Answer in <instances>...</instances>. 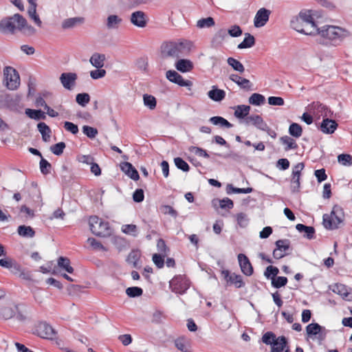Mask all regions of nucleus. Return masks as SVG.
<instances>
[{"mask_svg": "<svg viewBox=\"0 0 352 352\" xmlns=\"http://www.w3.org/2000/svg\"><path fill=\"white\" fill-rule=\"evenodd\" d=\"M319 35L328 40L331 45L337 46L344 38L349 36V33L338 26L324 25L320 28Z\"/></svg>", "mask_w": 352, "mask_h": 352, "instance_id": "obj_1", "label": "nucleus"}, {"mask_svg": "<svg viewBox=\"0 0 352 352\" xmlns=\"http://www.w3.org/2000/svg\"><path fill=\"white\" fill-rule=\"evenodd\" d=\"M188 42L164 41L160 46V56L163 59L178 58L182 54L183 50L188 47Z\"/></svg>", "mask_w": 352, "mask_h": 352, "instance_id": "obj_2", "label": "nucleus"}, {"mask_svg": "<svg viewBox=\"0 0 352 352\" xmlns=\"http://www.w3.org/2000/svg\"><path fill=\"white\" fill-rule=\"evenodd\" d=\"M344 219V213L342 208L338 205H335L333 207L331 215L327 214L323 215V226L327 230H335L338 228Z\"/></svg>", "mask_w": 352, "mask_h": 352, "instance_id": "obj_3", "label": "nucleus"}, {"mask_svg": "<svg viewBox=\"0 0 352 352\" xmlns=\"http://www.w3.org/2000/svg\"><path fill=\"white\" fill-rule=\"evenodd\" d=\"M89 224L91 232L100 237H106L111 235V229L108 221H104L97 216L89 218Z\"/></svg>", "mask_w": 352, "mask_h": 352, "instance_id": "obj_4", "label": "nucleus"}, {"mask_svg": "<svg viewBox=\"0 0 352 352\" xmlns=\"http://www.w3.org/2000/svg\"><path fill=\"white\" fill-rule=\"evenodd\" d=\"M22 16L16 13L10 16L3 18L0 21V32L3 34H14L18 31L19 19L18 16Z\"/></svg>", "mask_w": 352, "mask_h": 352, "instance_id": "obj_5", "label": "nucleus"}, {"mask_svg": "<svg viewBox=\"0 0 352 352\" xmlns=\"http://www.w3.org/2000/svg\"><path fill=\"white\" fill-rule=\"evenodd\" d=\"M190 280L185 275H176L169 281V287L175 294H184L189 289Z\"/></svg>", "mask_w": 352, "mask_h": 352, "instance_id": "obj_6", "label": "nucleus"}, {"mask_svg": "<svg viewBox=\"0 0 352 352\" xmlns=\"http://www.w3.org/2000/svg\"><path fill=\"white\" fill-rule=\"evenodd\" d=\"M3 75L6 82V87L10 90L16 89L20 85V77L18 72L10 66L3 69Z\"/></svg>", "mask_w": 352, "mask_h": 352, "instance_id": "obj_7", "label": "nucleus"}, {"mask_svg": "<svg viewBox=\"0 0 352 352\" xmlns=\"http://www.w3.org/2000/svg\"><path fill=\"white\" fill-rule=\"evenodd\" d=\"M328 330L317 322H312L306 327V333L308 338L314 339L315 337L320 341H323L327 337Z\"/></svg>", "mask_w": 352, "mask_h": 352, "instance_id": "obj_8", "label": "nucleus"}, {"mask_svg": "<svg viewBox=\"0 0 352 352\" xmlns=\"http://www.w3.org/2000/svg\"><path fill=\"white\" fill-rule=\"evenodd\" d=\"M36 330L37 335L42 338L53 339L56 336L55 330L46 322H40Z\"/></svg>", "mask_w": 352, "mask_h": 352, "instance_id": "obj_9", "label": "nucleus"}, {"mask_svg": "<svg viewBox=\"0 0 352 352\" xmlns=\"http://www.w3.org/2000/svg\"><path fill=\"white\" fill-rule=\"evenodd\" d=\"M271 11L265 8L259 9L254 19V25L256 28L263 27L269 21Z\"/></svg>", "mask_w": 352, "mask_h": 352, "instance_id": "obj_10", "label": "nucleus"}, {"mask_svg": "<svg viewBox=\"0 0 352 352\" xmlns=\"http://www.w3.org/2000/svg\"><path fill=\"white\" fill-rule=\"evenodd\" d=\"M166 78L170 82L180 87H190L192 82L188 80H184L183 77L175 70H168L166 74Z\"/></svg>", "mask_w": 352, "mask_h": 352, "instance_id": "obj_11", "label": "nucleus"}, {"mask_svg": "<svg viewBox=\"0 0 352 352\" xmlns=\"http://www.w3.org/2000/svg\"><path fill=\"white\" fill-rule=\"evenodd\" d=\"M78 76L73 72H64L60 74V81L63 87L68 90H72L76 85V81Z\"/></svg>", "mask_w": 352, "mask_h": 352, "instance_id": "obj_12", "label": "nucleus"}, {"mask_svg": "<svg viewBox=\"0 0 352 352\" xmlns=\"http://www.w3.org/2000/svg\"><path fill=\"white\" fill-rule=\"evenodd\" d=\"M21 98L19 95L6 94L4 97V102L7 107L12 111H19L21 108Z\"/></svg>", "mask_w": 352, "mask_h": 352, "instance_id": "obj_13", "label": "nucleus"}, {"mask_svg": "<svg viewBox=\"0 0 352 352\" xmlns=\"http://www.w3.org/2000/svg\"><path fill=\"white\" fill-rule=\"evenodd\" d=\"M238 260L242 272L246 276H251L254 270L249 258L245 254H239Z\"/></svg>", "mask_w": 352, "mask_h": 352, "instance_id": "obj_14", "label": "nucleus"}, {"mask_svg": "<svg viewBox=\"0 0 352 352\" xmlns=\"http://www.w3.org/2000/svg\"><path fill=\"white\" fill-rule=\"evenodd\" d=\"M243 122L246 125H253L258 129L262 131L265 129L267 123L263 120V118L258 115H251L247 117Z\"/></svg>", "mask_w": 352, "mask_h": 352, "instance_id": "obj_15", "label": "nucleus"}, {"mask_svg": "<svg viewBox=\"0 0 352 352\" xmlns=\"http://www.w3.org/2000/svg\"><path fill=\"white\" fill-rule=\"evenodd\" d=\"M142 253L140 250H132L131 252L129 254L126 261L131 265L133 267L136 269H140L142 267V262L140 261Z\"/></svg>", "mask_w": 352, "mask_h": 352, "instance_id": "obj_16", "label": "nucleus"}, {"mask_svg": "<svg viewBox=\"0 0 352 352\" xmlns=\"http://www.w3.org/2000/svg\"><path fill=\"white\" fill-rule=\"evenodd\" d=\"M17 310L18 305L12 302L8 306L0 308V318L4 320L10 319L15 316Z\"/></svg>", "mask_w": 352, "mask_h": 352, "instance_id": "obj_17", "label": "nucleus"}, {"mask_svg": "<svg viewBox=\"0 0 352 352\" xmlns=\"http://www.w3.org/2000/svg\"><path fill=\"white\" fill-rule=\"evenodd\" d=\"M131 22L139 28H144L147 24L146 16L142 11H135L131 15Z\"/></svg>", "mask_w": 352, "mask_h": 352, "instance_id": "obj_18", "label": "nucleus"}, {"mask_svg": "<svg viewBox=\"0 0 352 352\" xmlns=\"http://www.w3.org/2000/svg\"><path fill=\"white\" fill-rule=\"evenodd\" d=\"M19 21V26H18V31L21 32L24 35L32 36L36 32V30L28 23L27 20L23 16H18Z\"/></svg>", "mask_w": 352, "mask_h": 352, "instance_id": "obj_19", "label": "nucleus"}, {"mask_svg": "<svg viewBox=\"0 0 352 352\" xmlns=\"http://www.w3.org/2000/svg\"><path fill=\"white\" fill-rule=\"evenodd\" d=\"M120 169L133 180L138 181L140 179L138 170L131 163L127 162H122L120 164Z\"/></svg>", "mask_w": 352, "mask_h": 352, "instance_id": "obj_20", "label": "nucleus"}, {"mask_svg": "<svg viewBox=\"0 0 352 352\" xmlns=\"http://www.w3.org/2000/svg\"><path fill=\"white\" fill-rule=\"evenodd\" d=\"M229 78L243 89L246 91H252L253 89V84L248 79L242 78L239 75L234 74L230 75Z\"/></svg>", "mask_w": 352, "mask_h": 352, "instance_id": "obj_21", "label": "nucleus"}, {"mask_svg": "<svg viewBox=\"0 0 352 352\" xmlns=\"http://www.w3.org/2000/svg\"><path fill=\"white\" fill-rule=\"evenodd\" d=\"M338 127L337 122L328 118H324L320 124V129L326 134H332Z\"/></svg>", "mask_w": 352, "mask_h": 352, "instance_id": "obj_22", "label": "nucleus"}, {"mask_svg": "<svg viewBox=\"0 0 352 352\" xmlns=\"http://www.w3.org/2000/svg\"><path fill=\"white\" fill-rule=\"evenodd\" d=\"M175 67L179 72L186 73L192 70L194 65L192 62L188 59L181 58L175 62Z\"/></svg>", "mask_w": 352, "mask_h": 352, "instance_id": "obj_23", "label": "nucleus"}, {"mask_svg": "<svg viewBox=\"0 0 352 352\" xmlns=\"http://www.w3.org/2000/svg\"><path fill=\"white\" fill-rule=\"evenodd\" d=\"M296 229L300 232L303 233V236L308 239H315V228L313 226H308L302 223L296 226Z\"/></svg>", "mask_w": 352, "mask_h": 352, "instance_id": "obj_24", "label": "nucleus"}, {"mask_svg": "<svg viewBox=\"0 0 352 352\" xmlns=\"http://www.w3.org/2000/svg\"><path fill=\"white\" fill-rule=\"evenodd\" d=\"M208 96L213 101L221 102L225 98L226 92L216 86H212L211 90L208 92Z\"/></svg>", "mask_w": 352, "mask_h": 352, "instance_id": "obj_25", "label": "nucleus"}, {"mask_svg": "<svg viewBox=\"0 0 352 352\" xmlns=\"http://www.w3.org/2000/svg\"><path fill=\"white\" fill-rule=\"evenodd\" d=\"M287 345V339L284 336L277 338L272 345L271 352H283Z\"/></svg>", "mask_w": 352, "mask_h": 352, "instance_id": "obj_26", "label": "nucleus"}, {"mask_svg": "<svg viewBox=\"0 0 352 352\" xmlns=\"http://www.w3.org/2000/svg\"><path fill=\"white\" fill-rule=\"evenodd\" d=\"M122 19L116 14H111L107 19L106 26L109 30L118 29Z\"/></svg>", "mask_w": 352, "mask_h": 352, "instance_id": "obj_27", "label": "nucleus"}, {"mask_svg": "<svg viewBox=\"0 0 352 352\" xmlns=\"http://www.w3.org/2000/svg\"><path fill=\"white\" fill-rule=\"evenodd\" d=\"M250 109V107L248 105H237L235 107L234 116L238 119H243V120H245V119L249 116Z\"/></svg>", "mask_w": 352, "mask_h": 352, "instance_id": "obj_28", "label": "nucleus"}, {"mask_svg": "<svg viewBox=\"0 0 352 352\" xmlns=\"http://www.w3.org/2000/svg\"><path fill=\"white\" fill-rule=\"evenodd\" d=\"M18 234L24 238H33L36 232L30 226L21 225L17 228Z\"/></svg>", "mask_w": 352, "mask_h": 352, "instance_id": "obj_29", "label": "nucleus"}, {"mask_svg": "<svg viewBox=\"0 0 352 352\" xmlns=\"http://www.w3.org/2000/svg\"><path fill=\"white\" fill-rule=\"evenodd\" d=\"M83 17H73L69 18L64 20L62 23V28L63 29H70L75 27L77 24H81L84 23Z\"/></svg>", "mask_w": 352, "mask_h": 352, "instance_id": "obj_30", "label": "nucleus"}, {"mask_svg": "<svg viewBox=\"0 0 352 352\" xmlns=\"http://www.w3.org/2000/svg\"><path fill=\"white\" fill-rule=\"evenodd\" d=\"M311 107L318 112L321 113L324 117L331 116L333 112L331 109L325 104L317 101L311 103Z\"/></svg>", "mask_w": 352, "mask_h": 352, "instance_id": "obj_31", "label": "nucleus"}, {"mask_svg": "<svg viewBox=\"0 0 352 352\" xmlns=\"http://www.w3.org/2000/svg\"><path fill=\"white\" fill-rule=\"evenodd\" d=\"M105 55L98 53H94L90 58L91 64L97 69L102 68L104 66Z\"/></svg>", "mask_w": 352, "mask_h": 352, "instance_id": "obj_32", "label": "nucleus"}, {"mask_svg": "<svg viewBox=\"0 0 352 352\" xmlns=\"http://www.w3.org/2000/svg\"><path fill=\"white\" fill-rule=\"evenodd\" d=\"M280 141L283 144L285 145L284 148L285 151H288L291 149H297L298 147L296 141L288 135L281 137Z\"/></svg>", "mask_w": 352, "mask_h": 352, "instance_id": "obj_33", "label": "nucleus"}, {"mask_svg": "<svg viewBox=\"0 0 352 352\" xmlns=\"http://www.w3.org/2000/svg\"><path fill=\"white\" fill-rule=\"evenodd\" d=\"M25 114L31 119L35 120H45V113L41 109H26Z\"/></svg>", "mask_w": 352, "mask_h": 352, "instance_id": "obj_34", "label": "nucleus"}, {"mask_svg": "<svg viewBox=\"0 0 352 352\" xmlns=\"http://www.w3.org/2000/svg\"><path fill=\"white\" fill-rule=\"evenodd\" d=\"M255 45V38L250 33L245 34L243 41L240 43L237 47L239 49H245L253 47Z\"/></svg>", "mask_w": 352, "mask_h": 352, "instance_id": "obj_35", "label": "nucleus"}, {"mask_svg": "<svg viewBox=\"0 0 352 352\" xmlns=\"http://www.w3.org/2000/svg\"><path fill=\"white\" fill-rule=\"evenodd\" d=\"M253 188H250V187H248V188H236V187H234L232 184H229L227 185L226 186V192L228 194H232V193H235V194H248V193H250L253 191Z\"/></svg>", "mask_w": 352, "mask_h": 352, "instance_id": "obj_36", "label": "nucleus"}, {"mask_svg": "<svg viewBox=\"0 0 352 352\" xmlns=\"http://www.w3.org/2000/svg\"><path fill=\"white\" fill-rule=\"evenodd\" d=\"M58 266L69 274H72L74 268L71 266L70 260L67 257L60 256L57 261Z\"/></svg>", "mask_w": 352, "mask_h": 352, "instance_id": "obj_37", "label": "nucleus"}, {"mask_svg": "<svg viewBox=\"0 0 352 352\" xmlns=\"http://www.w3.org/2000/svg\"><path fill=\"white\" fill-rule=\"evenodd\" d=\"M175 345L178 350L182 352H190L189 342L184 337L176 339Z\"/></svg>", "mask_w": 352, "mask_h": 352, "instance_id": "obj_38", "label": "nucleus"}, {"mask_svg": "<svg viewBox=\"0 0 352 352\" xmlns=\"http://www.w3.org/2000/svg\"><path fill=\"white\" fill-rule=\"evenodd\" d=\"M209 122L214 125H219L222 127L231 128L233 124L221 116H213L209 119Z\"/></svg>", "mask_w": 352, "mask_h": 352, "instance_id": "obj_39", "label": "nucleus"}, {"mask_svg": "<svg viewBox=\"0 0 352 352\" xmlns=\"http://www.w3.org/2000/svg\"><path fill=\"white\" fill-rule=\"evenodd\" d=\"M304 25L305 24L298 16L293 17L290 21L291 28L300 33L305 32L304 30Z\"/></svg>", "mask_w": 352, "mask_h": 352, "instance_id": "obj_40", "label": "nucleus"}, {"mask_svg": "<svg viewBox=\"0 0 352 352\" xmlns=\"http://www.w3.org/2000/svg\"><path fill=\"white\" fill-rule=\"evenodd\" d=\"M305 25L316 24L310 10L300 11L298 15Z\"/></svg>", "mask_w": 352, "mask_h": 352, "instance_id": "obj_41", "label": "nucleus"}, {"mask_svg": "<svg viewBox=\"0 0 352 352\" xmlns=\"http://www.w3.org/2000/svg\"><path fill=\"white\" fill-rule=\"evenodd\" d=\"M265 101L264 96L261 94L254 93L248 99V102L250 104L260 106L263 104Z\"/></svg>", "mask_w": 352, "mask_h": 352, "instance_id": "obj_42", "label": "nucleus"}, {"mask_svg": "<svg viewBox=\"0 0 352 352\" xmlns=\"http://www.w3.org/2000/svg\"><path fill=\"white\" fill-rule=\"evenodd\" d=\"M289 133L292 137L300 138L302 133V128L299 124L293 122L289 127Z\"/></svg>", "mask_w": 352, "mask_h": 352, "instance_id": "obj_43", "label": "nucleus"}, {"mask_svg": "<svg viewBox=\"0 0 352 352\" xmlns=\"http://www.w3.org/2000/svg\"><path fill=\"white\" fill-rule=\"evenodd\" d=\"M228 64L232 67V69L240 73H243L245 71V67L243 64L238 60L229 57L227 60Z\"/></svg>", "mask_w": 352, "mask_h": 352, "instance_id": "obj_44", "label": "nucleus"}, {"mask_svg": "<svg viewBox=\"0 0 352 352\" xmlns=\"http://www.w3.org/2000/svg\"><path fill=\"white\" fill-rule=\"evenodd\" d=\"M36 7L37 6H29L28 13L35 24L38 27H41L42 21L40 19L39 16L36 14Z\"/></svg>", "mask_w": 352, "mask_h": 352, "instance_id": "obj_45", "label": "nucleus"}, {"mask_svg": "<svg viewBox=\"0 0 352 352\" xmlns=\"http://www.w3.org/2000/svg\"><path fill=\"white\" fill-rule=\"evenodd\" d=\"M279 273V270L277 267L273 265H269L266 267L264 272V276L267 279H272L276 278Z\"/></svg>", "mask_w": 352, "mask_h": 352, "instance_id": "obj_46", "label": "nucleus"}, {"mask_svg": "<svg viewBox=\"0 0 352 352\" xmlns=\"http://www.w3.org/2000/svg\"><path fill=\"white\" fill-rule=\"evenodd\" d=\"M320 28L317 27L316 24L305 25L304 30L305 32H301L305 35L315 36L320 34Z\"/></svg>", "mask_w": 352, "mask_h": 352, "instance_id": "obj_47", "label": "nucleus"}, {"mask_svg": "<svg viewBox=\"0 0 352 352\" xmlns=\"http://www.w3.org/2000/svg\"><path fill=\"white\" fill-rule=\"evenodd\" d=\"M215 22L212 17L202 18L197 23V26L199 28H210L214 25Z\"/></svg>", "mask_w": 352, "mask_h": 352, "instance_id": "obj_48", "label": "nucleus"}, {"mask_svg": "<svg viewBox=\"0 0 352 352\" xmlns=\"http://www.w3.org/2000/svg\"><path fill=\"white\" fill-rule=\"evenodd\" d=\"M143 100L144 104L150 109L153 110L156 107L157 100L154 96L148 94H144L143 96Z\"/></svg>", "mask_w": 352, "mask_h": 352, "instance_id": "obj_49", "label": "nucleus"}, {"mask_svg": "<svg viewBox=\"0 0 352 352\" xmlns=\"http://www.w3.org/2000/svg\"><path fill=\"white\" fill-rule=\"evenodd\" d=\"M228 282L234 284L236 288H241L245 285L242 276L235 274H232L230 278L228 279Z\"/></svg>", "mask_w": 352, "mask_h": 352, "instance_id": "obj_50", "label": "nucleus"}, {"mask_svg": "<svg viewBox=\"0 0 352 352\" xmlns=\"http://www.w3.org/2000/svg\"><path fill=\"white\" fill-rule=\"evenodd\" d=\"M288 279L285 276H276L272 279L271 282L272 286L274 288L279 289L287 285Z\"/></svg>", "mask_w": 352, "mask_h": 352, "instance_id": "obj_51", "label": "nucleus"}, {"mask_svg": "<svg viewBox=\"0 0 352 352\" xmlns=\"http://www.w3.org/2000/svg\"><path fill=\"white\" fill-rule=\"evenodd\" d=\"M76 102L82 106L85 107L90 101V96L87 93H80L76 96Z\"/></svg>", "mask_w": 352, "mask_h": 352, "instance_id": "obj_52", "label": "nucleus"}, {"mask_svg": "<svg viewBox=\"0 0 352 352\" xmlns=\"http://www.w3.org/2000/svg\"><path fill=\"white\" fill-rule=\"evenodd\" d=\"M122 231L126 234L131 235L133 236H138V228L134 224H126L122 227Z\"/></svg>", "mask_w": 352, "mask_h": 352, "instance_id": "obj_53", "label": "nucleus"}, {"mask_svg": "<svg viewBox=\"0 0 352 352\" xmlns=\"http://www.w3.org/2000/svg\"><path fill=\"white\" fill-rule=\"evenodd\" d=\"M126 294L130 298L139 297L142 295L143 289L139 287H130L126 289Z\"/></svg>", "mask_w": 352, "mask_h": 352, "instance_id": "obj_54", "label": "nucleus"}, {"mask_svg": "<svg viewBox=\"0 0 352 352\" xmlns=\"http://www.w3.org/2000/svg\"><path fill=\"white\" fill-rule=\"evenodd\" d=\"M82 133L89 138L94 139L96 137L98 133L96 128L85 125L82 126Z\"/></svg>", "mask_w": 352, "mask_h": 352, "instance_id": "obj_55", "label": "nucleus"}, {"mask_svg": "<svg viewBox=\"0 0 352 352\" xmlns=\"http://www.w3.org/2000/svg\"><path fill=\"white\" fill-rule=\"evenodd\" d=\"M338 162L343 166H351L352 165V157L349 154L342 153L338 156Z\"/></svg>", "mask_w": 352, "mask_h": 352, "instance_id": "obj_56", "label": "nucleus"}, {"mask_svg": "<svg viewBox=\"0 0 352 352\" xmlns=\"http://www.w3.org/2000/svg\"><path fill=\"white\" fill-rule=\"evenodd\" d=\"M174 162L178 169L184 172H188L190 170V166L186 162L182 157H177L174 159Z\"/></svg>", "mask_w": 352, "mask_h": 352, "instance_id": "obj_57", "label": "nucleus"}, {"mask_svg": "<svg viewBox=\"0 0 352 352\" xmlns=\"http://www.w3.org/2000/svg\"><path fill=\"white\" fill-rule=\"evenodd\" d=\"M277 250L279 251H287L290 248V241L289 239H279L275 243Z\"/></svg>", "mask_w": 352, "mask_h": 352, "instance_id": "obj_58", "label": "nucleus"}, {"mask_svg": "<svg viewBox=\"0 0 352 352\" xmlns=\"http://www.w3.org/2000/svg\"><path fill=\"white\" fill-rule=\"evenodd\" d=\"M66 147V144L63 142L56 143L50 147V151L56 155H60L63 154L64 149Z\"/></svg>", "mask_w": 352, "mask_h": 352, "instance_id": "obj_59", "label": "nucleus"}, {"mask_svg": "<svg viewBox=\"0 0 352 352\" xmlns=\"http://www.w3.org/2000/svg\"><path fill=\"white\" fill-rule=\"evenodd\" d=\"M277 338L276 335L272 331H267L263 334L262 337V341L265 344L272 345L274 342L276 340Z\"/></svg>", "mask_w": 352, "mask_h": 352, "instance_id": "obj_60", "label": "nucleus"}, {"mask_svg": "<svg viewBox=\"0 0 352 352\" xmlns=\"http://www.w3.org/2000/svg\"><path fill=\"white\" fill-rule=\"evenodd\" d=\"M51 168V164L47 160L41 157L40 161V169L41 173L45 175H48L50 173Z\"/></svg>", "mask_w": 352, "mask_h": 352, "instance_id": "obj_61", "label": "nucleus"}, {"mask_svg": "<svg viewBox=\"0 0 352 352\" xmlns=\"http://www.w3.org/2000/svg\"><path fill=\"white\" fill-rule=\"evenodd\" d=\"M188 151L190 152L194 153L195 155L199 157H203L204 158L210 157L209 154L207 153L206 150L198 146H191L188 148Z\"/></svg>", "mask_w": 352, "mask_h": 352, "instance_id": "obj_62", "label": "nucleus"}, {"mask_svg": "<svg viewBox=\"0 0 352 352\" xmlns=\"http://www.w3.org/2000/svg\"><path fill=\"white\" fill-rule=\"evenodd\" d=\"M160 211L164 214H168L173 218L178 216V212L172 206L169 205H163L160 207Z\"/></svg>", "mask_w": 352, "mask_h": 352, "instance_id": "obj_63", "label": "nucleus"}, {"mask_svg": "<svg viewBox=\"0 0 352 352\" xmlns=\"http://www.w3.org/2000/svg\"><path fill=\"white\" fill-rule=\"evenodd\" d=\"M62 182L65 184H68L72 180V175L65 165L62 166L61 170Z\"/></svg>", "mask_w": 352, "mask_h": 352, "instance_id": "obj_64", "label": "nucleus"}]
</instances>
